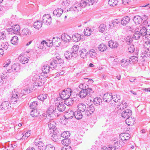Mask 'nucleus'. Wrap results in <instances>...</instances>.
Segmentation results:
<instances>
[{
	"label": "nucleus",
	"instance_id": "f257e3e1",
	"mask_svg": "<svg viewBox=\"0 0 150 150\" xmlns=\"http://www.w3.org/2000/svg\"><path fill=\"white\" fill-rule=\"evenodd\" d=\"M86 6L85 0H81L79 2H77L73 4L72 6L69 8V11L72 13H78L81 10L82 8H84Z\"/></svg>",
	"mask_w": 150,
	"mask_h": 150
},
{
	"label": "nucleus",
	"instance_id": "f03ea898",
	"mask_svg": "<svg viewBox=\"0 0 150 150\" xmlns=\"http://www.w3.org/2000/svg\"><path fill=\"white\" fill-rule=\"evenodd\" d=\"M33 80L35 81L34 84L33 89L35 90L37 89L38 87L42 86L45 83V81L40 78V76L38 75H35L33 78Z\"/></svg>",
	"mask_w": 150,
	"mask_h": 150
},
{
	"label": "nucleus",
	"instance_id": "7ed1b4c3",
	"mask_svg": "<svg viewBox=\"0 0 150 150\" xmlns=\"http://www.w3.org/2000/svg\"><path fill=\"white\" fill-rule=\"evenodd\" d=\"M47 113H48L47 119L50 120H52L54 119V116L58 115L56 107L53 106H50L49 108Z\"/></svg>",
	"mask_w": 150,
	"mask_h": 150
},
{
	"label": "nucleus",
	"instance_id": "20e7f679",
	"mask_svg": "<svg viewBox=\"0 0 150 150\" xmlns=\"http://www.w3.org/2000/svg\"><path fill=\"white\" fill-rule=\"evenodd\" d=\"M93 92L91 88L84 89L80 91L78 95L80 98H83L87 96H91Z\"/></svg>",
	"mask_w": 150,
	"mask_h": 150
},
{
	"label": "nucleus",
	"instance_id": "39448f33",
	"mask_svg": "<svg viewBox=\"0 0 150 150\" xmlns=\"http://www.w3.org/2000/svg\"><path fill=\"white\" fill-rule=\"evenodd\" d=\"M72 92V91L71 89L69 88H67L66 90H63L59 93L60 98H59L61 99L63 101V100L68 98L71 95Z\"/></svg>",
	"mask_w": 150,
	"mask_h": 150
},
{
	"label": "nucleus",
	"instance_id": "423d86ee",
	"mask_svg": "<svg viewBox=\"0 0 150 150\" xmlns=\"http://www.w3.org/2000/svg\"><path fill=\"white\" fill-rule=\"evenodd\" d=\"M63 102V100L59 98L55 99V104L57 106V109L60 112H63L65 110L66 107Z\"/></svg>",
	"mask_w": 150,
	"mask_h": 150
},
{
	"label": "nucleus",
	"instance_id": "0eeeda50",
	"mask_svg": "<svg viewBox=\"0 0 150 150\" xmlns=\"http://www.w3.org/2000/svg\"><path fill=\"white\" fill-rule=\"evenodd\" d=\"M20 29V26L18 25H16L13 26H12L11 28L8 29V32L10 34H17L19 33Z\"/></svg>",
	"mask_w": 150,
	"mask_h": 150
},
{
	"label": "nucleus",
	"instance_id": "6e6552de",
	"mask_svg": "<svg viewBox=\"0 0 150 150\" xmlns=\"http://www.w3.org/2000/svg\"><path fill=\"white\" fill-rule=\"evenodd\" d=\"M51 17L49 14L44 15L42 17V21L45 25H49L51 23Z\"/></svg>",
	"mask_w": 150,
	"mask_h": 150
},
{
	"label": "nucleus",
	"instance_id": "1a4fd4ad",
	"mask_svg": "<svg viewBox=\"0 0 150 150\" xmlns=\"http://www.w3.org/2000/svg\"><path fill=\"white\" fill-rule=\"evenodd\" d=\"M11 107V104L8 101L3 102L1 104H0V110L3 111V112L7 110Z\"/></svg>",
	"mask_w": 150,
	"mask_h": 150
},
{
	"label": "nucleus",
	"instance_id": "9d476101",
	"mask_svg": "<svg viewBox=\"0 0 150 150\" xmlns=\"http://www.w3.org/2000/svg\"><path fill=\"white\" fill-rule=\"evenodd\" d=\"M50 121L48 123V126L50 129V131H49V132H50V134H51L52 132H54L56 131L57 129L55 128L56 124V123L52 120H49Z\"/></svg>",
	"mask_w": 150,
	"mask_h": 150
},
{
	"label": "nucleus",
	"instance_id": "9b49d317",
	"mask_svg": "<svg viewBox=\"0 0 150 150\" xmlns=\"http://www.w3.org/2000/svg\"><path fill=\"white\" fill-rule=\"evenodd\" d=\"M121 114L122 117L124 118H127L131 116L132 114V111L129 109L123 110L122 112H119Z\"/></svg>",
	"mask_w": 150,
	"mask_h": 150
},
{
	"label": "nucleus",
	"instance_id": "f8f14e48",
	"mask_svg": "<svg viewBox=\"0 0 150 150\" xmlns=\"http://www.w3.org/2000/svg\"><path fill=\"white\" fill-rule=\"evenodd\" d=\"M20 69V66L18 64H14L12 65L11 69L7 70L8 73H10L11 72H18Z\"/></svg>",
	"mask_w": 150,
	"mask_h": 150
},
{
	"label": "nucleus",
	"instance_id": "ddd939ff",
	"mask_svg": "<svg viewBox=\"0 0 150 150\" xmlns=\"http://www.w3.org/2000/svg\"><path fill=\"white\" fill-rule=\"evenodd\" d=\"M112 93H105L103 96V99L104 101L106 102H109L112 99L113 95Z\"/></svg>",
	"mask_w": 150,
	"mask_h": 150
},
{
	"label": "nucleus",
	"instance_id": "4468645a",
	"mask_svg": "<svg viewBox=\"0 0 150 150\" xmlns=\"http://www.w3.org/2000/svg\"><path fill=\"white\" fill-rule=\"evenodd\" d=\"M95 110V108L94 105H91L88 106L86 111V114L88 116L92 114Z\"/></svg>",
	"mask_w": 150,
	"mask_h": 150
},
{
	"label": "nucleus",
	"instance_id": "2eb2a0df",
	"mask_svg": "<svg viewBox=\"0 0 150 150\" xmlns=\"http://www.w3.org/2000/svg\"><path fill=\"white\" fill-rule=\"evenodd\" d=\"M29 58L28 57L21 55L19 57L18 59L21 63L23 64H25L28 62Z\"/></svg>",
	"mask_w": 150,
	"mask_h": 150
},
{
	"label": "nucleus",
	"instance_id": "dca6fc26",
	"mask_svg": "<svg viewBox=\"0 0 150 150\" xmlns=\"http://www.w3.org/2000/svg\"><path fill=\"white\" fill-rule=\"evenodd\" d=\"M127 105L126 103L124 101H122L121 103L117 105V108L118 109V113L122 111L123 109L127 107Z\"/></svg>",
	"mask_w": 150,
	"mask_h": 150
},
{
	"label": "nucleus",
	"instance_id": "f3484780",
	"mask_svg": "<svg viewBox=\"0 0 150 150\" xmlns=\"http://www.w3.org/2000/svg\"><path fill=\"white\" fill-rule=\"evenodd\" d=\"M21 33L24 36L29 37L31 34V31L28 28H24L21 31Z\"/></svg>",
	"mask_w": 150,
	"mask_h": 150
},
{
	"label": "nucleus",
	"instance_id": "a211bd4d",
	"mask_svg": "<svg viewBox=\"0 0 150 150\" xmlns=\"http://www.w3.org/2000/svg\"><path fill=\"white\" fill-rule=\"evenodd\" d=\"M130 134L126 133H122L120 135V138L122 141L127 140L130 138Z\"/></svg>",
	"mask_w": 150,
	"mask_h": 150
},
{
	"label": "nucleus",
	"instance_id": "6ab92c4d",
	"mask_svg": "<svg viewBox=\"0 0 150 150\" xmlns=\"http://www.w3.org/2000/svg\"><path fill=\"white\" fill-rule=\"evenodd\" d=\"M80 56L83 58H86L87 57L88 52L87 50L85 49H82L79 51Z\"/></svg>",
	"mask_w": 150,
	"mask_h": 150
},
{
	"label": "nucleus",
	"instance_id": "aec40b11",
	"mask_svg": "<svg viewBox=\"0 0 150 150\" xmlns=\"http://www.w3.org/2000/svg\"><path fill=\"white\" fill-rule=\"evenodd\" d=\"M74 115V112L71 110H69L65 114V117L67 119H71Z\"/></svg>",
	"mask_w": 150,
	"mask_h": 150
},
{
	"label": "nucleus",
	"instance_id": "412c9836",
	"mask_svg": "<svg viewBox=\"0 0 150 150\" xmlns=\"http://www.w3.org/2000/svg\"><path fill=\"white\" fill-rule=\"evenodd\" d=\"M130 20V18L129 16L124 17L121 21V23L123 25H125L129 22Z\"/></svg>",
	"mask_w": 150,
	"mask_h": 150
},
{
	"label": "nucleus",
	"instance_id": "4be33fe9",
	"mask_svg": "<svg viewBox=\"0 0 150 150\" xmlns=\"http://www.w3.org/2000/svg\"><path fill=\"white\" fill-rule=\"evenodd\" d=\"M63 10L62 9L60 8H58L55 10H54L53 13V15L57 17H59L61 16V15L62 13Z\"/></svg>",
	"mask_w": 150,
	"mask_h": 150
},
{
	"label": "nucleus",
	"instance_id": "5701e85b",
	"mask_svg": "<svg viewBox=\"0 0 150 150\" xmlns=\"http://www.w3.org/2000/svg\"><path fill=\"white\" fill-rule=\"evenodd\" d=\"M42 25V22L41 20H39L34 23L33 26L35 29L39 30L41 28Z\"/></svg>",
	"mask_w": 150,
	"mask_h": 150
},
{
	"label": "nucleus",
	"instance_id": "b1692460",
	"mask_svg": "<svg viewBox=\"0 0 150 150\" xmlns=\"http://www.w3.org/2000/svg\"><path fill=\"white\" fill-rule=\"evenodd\" d=\"M108 46L111 48H116L118 46L119 44L116 42L110 40L108 42Z\"/></svg>",
	"mask_w": 150,
	"mask_h": 150
},
{
	"label": "nucleus",
	"instance_id": "393cba45",
	"mask_svg": "<svg viewBox=\"0 0 150 150\" xmlns=\"http://www.w3.org/2000/svg\"><path fill=\"white\" fill-rule=\"evenodd\" d=\"M61 38L64 42H68L70 41L71 37L68 34H64L61 35Z\"/></svg>",
	"mask_w": 150,
	"mask_h": 150
},
{
	"label": "nucleus",
	"instance_id": "a878e982",
	"mask_svg": "<svg viewBox=\"0 0 150 150\" xmlns=\"http://www.w3.org/2000/svg\"><path fill=\"white\" fill-rule=\"evenodd\" d=\"M81 39V35L78 33H75L72 37L71 40L74 42H77Z\"/></svg>",
	"mask_w": 150,
	"mask_h": 150
},
{
	"label": "nucleus",
	"instance_id": "bb28decb",
	"mask_svg": "<svg viewBox=\"0 0 150 150\" xmlns=\"http://www.w3.org/2000/svg\"><path fill=\"white\" fill-rule=\"evenodd\" d=\"M134 121L135 119L130 116L127 118L125 122L128 125H132L133 124Z\"/></svg>",
	"mask_w": 150,
	"mask_h": 150
},
{
	"label": "nucleus",
	"instance_id": "cd10ccee",
	"mask_svg": "<svg viewBox=\"0 0 150 150\" xmlns=\"http://www.w3.org/2000/svg\"><path fill=\"white\" fill-rule=\"evenodd\" d=\"M149 32L146 29L145 27H143L141 29H140V32H139L140 35L142 36H146L148 35V33H149ZM146 38V37H145Z\"/></svg>",
	"mask_w": 150,
	"mask_h": 150
},
{
	"label": "nucleus",
	"instance_id": "c85d7f7f",
	"mask_svg": "<svg viewBox=\"0 0 150 150\" xmlns=\"http://www.w3.org/2000/svg\"><path fill=\"white\" fill-rule=\"evenodd\" d=\"M141 17L139 16H134L133 21L136 24H139L141 23L142 21Z\"/></svg>",
	"mask_w": 150,
	"mask_h": 150
},
{
	"label": "nucleus",
	"instance_id": "c756f323",
	"mask_svg": "<svg viewBox=\"0 0 150 150\" xmlns=\"http://www.w3.org/2000/svg\"><path fill=\"white\" fill-rule=\"evenodd\" d=\"M50 68L49 65L46 64H45L43 66L42 68L43 73L47 74L49 72Z\"/></svg>",
	"mask_w": 150,
	"mask_h": 150
},
{
	"label": "nucleus",
	"instance_id": "7c9ffc66",
	"mask_svg": "<svg viewBox=\"0 0 150 150\" xmlns=\"http://www.w3.org/2000/svg\"><path fill=\"white\" fill-rule=\"evenodd\" d=\"M78 108L79 111L82 112H84L86 109V105L83 103L79 104L78 105Z\"/></svg>",
	"mask_w": 150,
	"mask_h": 150
},
{
	"label": "nucleus",
	"instance_id": "2f4dec72",
	"mask_svg": "<svg viewBox=\"0 0 150 150\" xmlns=\"http://www.w3.org/2000/svg\"><path fill=\"white\" fill-rule=\"evenodd\" d=\"M93 102L96 105H100L102 103L101 98L99 97H96L93 100Z\"/></svg>",
	"mask_w": 150,
	"mask_h": 150
},
{
	"label": "nucleus",
	"instance_id": "473e14b6",
	"mask_svg": "<svg viewBox=\"0 0 150 150\" xmlns=\"http://www.w3.org/2000/svg\"><path fill=\"white\" fill-rule=\"evenodd\" d=\"M88 54L91 58H94L96 56L97 53L95 50L91 49L89 51Z\"/></svg>",
	"mask_w": 150,
	"mask_h": 150
},
{
	"label": "nucleus",
	"instance_id": "72a5a7b5",
	"mask_svg": "<svg viewBox=\"0 0 150 150\" xmlns=\"http://www.w3.org/2000/svg\"><path fill=\"white\" fill-rule=\"evenodd\" d=\"M11 43L13 45H16L18 43V38L17 36H13L10 40Z\"/></svg>",
	"mask_w": 150,
	"mask_h": 150
},
{
	"label": "nucleus",
	"instance_id": "f704fd0d",
	"mask_svg": "<svg viewBox=\"0 0 150 150\" xmlns=\"http://www.w3.org/2000/svg\"><path fill=\"white\" fill-rule=\"evenodd\" d=\"M74 116L76 119L79 120L82 118L83 115L81 112L79 111H76L74 112Z\"/></svg>",
	"mask_w": 150,
	"mask_h": 150
},
{
	"label": "nucleus",
	"instance_id": "c9c22d12",
	"mask_svg": "<svg viewBox=\"0 0 150 150\" xmlns=\"http://www.w3.org/2000/svg\"><path fill=\"white\" fill-rule=\"evenodd\" d=\"M35 144L36 146H38L39 149L41 150L43 149L44 144L42 142L39 141L37 142L35 141Z\"/></svg>",
	"mask_w": 150,
	"mask_h": 150
},
{
	"label": "nucleus",
	"instance_id": "e433bc0d",
	"mask_svg": "<svg viewBox=\"0 0 150 150\" xmlns=\"http://www.w3.org/2000/svg\"><path fill=\"white\" fill-rule=\"evenodd\" d=\"M39 114V112L37 109H33L30 112V115L33 117H37Z\"/></svg>",
	"mask_w": 150,
	"mask_h": 150
},
{
	"label": "nucleus",
	"instance_id": "4c0bfd02",
	"mask_svg": "<svg viewBox=\"0 0 150 150\" xmlns=\"http://www.w3.org/2000/svg\"><path fill=\"white\" fill-rule=\"evenodd\" d=\"M53 134L51 136V139L54 141H57L58 139V134L56 132V131L54 132H52Z\"/></svg>",
	"mask_w": 150,
	"mask_h": 150
},
{
	"label": "nucleus",
	"instance_id": "58836bf2",
	"mask_svg": "<svg viewBox=\"0 0 150 150\" xmlns=\"http://www.w3.org/2000/svg\"><path fill=\"white\" fill-rule=\"evenodd\" d=\"M57 64V60L56 59H53L50 63V68H55L56 67Z\"/></svg>",
	"mask_w": 150,
	"mask_h": 150
},
{
	"label": "nucleus",
	"instance_id": "ea45409f",
	"mask_svg": "<svg viewBox=\"0 0 150 150\" xmlns=\"http://www.w3.org/2000/svg\"><path fill=\"white\" fill-rule=\"evenodd\" d=\"M106 29V25L105 24H101L99 26L98 30L99 32L103 33Z\"/></svg>",
	"mask_w": 150,
	"mask_h": 150
},
{
	"label": "nucleus",
	"instance_id": "a19ab883",
	"mask_svg": "<svg viewBox=\"0 0 150 150\" xmlns=\"http://www.w3.org/2000/svg\"><path fill=\"white\" fill-rule=\"evenodd\" d=\"M107 49V46L104 44H100L98 47V49L101 52H104Z\"/></svg>",
	"mask_w": 150,
	"mask_h": 150
},
{
	"label": "nucleus",
	"instance_id": "79ce46f5",
	"mask_svg": "<svg viewBox=\"0 0 150 150\" xmlns=\"http://www.w3.org/2000/svg\"><path fill=\"white\" fill-rule=\"evenodd\" d=\"M129 64V62L128 59H122L121 62V65L122 67H124L127 66Z\"/></svg>",
	"mask_w": 150,
	"mask_h": 150
},
{
	"label": "nucleus",
	"instance_id": "37998d69",
	"mask_svg": "<svg viewBox=\"0 0 150 150\" xmlns=\"http://www.w3.org/2000/svg\"><path fill=\"white\" fill-rule=\"evenodd\" d=\"M118 1L117 0H109L108 4L111 6H114L117 4Z\"/></svg>",
	"mask_w": 150,
	"mask_h": 150
},
{
	"label": "nucleus",
	"instance_id": "c03bdc74",
	"mask_svg": "<svg viewBox=\"0 0 150 150\" xmlns=\"http://www.w3.org/2000/svg\"><path fill=\"white\" fill-rule=\"evenodd\" d=\"M150 51L147 50L146 48H144V50L142 51V54L144 56L146 57H149L150 54Z\"/></svg>",
	"mask_w": 150,
	"mask_h": 150
},
{
	"label": "nucleus",
	"instance_id": "a18cd8bd",
	"mask_svg": "<svg viewBox=\"0 0 150 150\" xmlns=\"http://www.w3.org/2000/svg\"><path fill=\"white\" fill-rule=\"evenodd\" d=\"M91 30L88 27L84 29V33L85 36H89L91 34Z\"/></svg>",
	"mask_w": 150,
	"mask_h": 150
},
{
	"label": "nucleus",
	"instance_id": "49530a36",
	"mask_svg": "<svg viewBox=\"0 0 150 150\" xmlns=\"http://www.w3.org/2000/svg\"><path fill=\"white\" fill-rule=\"evenodd\" d=\"M60 40V38H53L52 39V42L53 43V45L56 46H58V45H59V42L58 41Z\"/></svg>",
	"mask_w": 150,
	"mask_h": 150
},
{
	"label": "nucleus",
	"instance_id": "de8ad7c7",
	"mask_svg": "<svg viewBox=\"0 0 150 150\" xmlns=\"http://www.w3.org/2000/svg\"><path fill=\"white\" fill-rule=\"evenodd\" d=\"M134 34H133L132 38L135 40H138L140 37V34L138 31H134Z\"/></svg>",
	"mask_w": 150,
	"mask_h": 150
},
{
	"label": "nucleus",
	"instance_id": "09e8293b",
	"mask_svg": "<svg viewBox=\"0 0 150 150\" xmlns=\"http://www.w3.org/2000/svg\"><path fill=\"white\" fill-rule=\"evenodd\" d=\"M129 62H134L136 63L138 62V58L135 56H132L130 57L128 60Z\"/></svg>",
	"mask_w": 150,
	"mask_h": 150
},
{
	"label": "nucleus",
	"instance_id": "8fccbe9b",
	"mask_svg": "<svg viewBox=\"0 0 150 150\" xmlns=\"http://www.w3.org/2000/svg\"><path fill=\"white\" fill-rule=\"evenodd\" d=\"M33 90L29 88L26 87L22 90L21 91V92L23 94L29 93L32 92Z\"/></svg>",
	"mask_w": 150,
	"mask_h": 150
},
{
	"label": "nucleus",
	"instance_id": "3c124183",
	"mask_svg": "<svg viewBox=\"0 0 150 150\" xmlns=\"http://www.w3.org/2000/svg\"><path fill=\"white\" fill-rule=\"evenodd\" d=\"M73 53L71 52H70L69 51H66L64 53V55L65 57L67 59H69L70 57H71L73 56Z\"/></svg>",
	"mask_w": 150,
	"mask_h": 150
},
{
	"label": "nucleus",
	"instance_id": "603ef678",
	"mask_svg": "<svg viewBox=\"0 0 150 150\" xmlns=\"http://www.w3.org/2000/svg\"><path fill=\"white\" fill-rule=\"evenodd\" d=\"M70 143L69 139L68 138L64 139L62 141V144L64 146H68V144H70Z\"/></svg>",
	"mask_w": 150,
	"mask_h": 150
},
{
	"label": "nucleus",
	"instance_id": "864d4df0",
	"mask_svg": "<svg viewBox=\"0 0 150 150\" xmlns=\"http://www.w3.org/2000/svg\"><path fill=\"white\" fill-rule=\"evenodd\" d=\"M116 149H117L114 146L110 145L108 148L106 146L103 147L101 150H116Z\"/></svg>",
	"mask_w": 150,
	"mask_h": 150
},
{
	"label": "nucleus",
	"instance_id": "5fc2aeb1",
	"mask_svg": "<svg viewBox=\"0 0 150 150\" xmlns=\"http://www.w3.org/2000/svg\"><path fill=\"white\" fill-rule=\"evenodd\" d=\"M79 49V46L77 45H74L71 49L72 52L73 54H75L78 51Z\"/></svg>",
	"mask_w": 150,
	"mask_h": 150
},
{
	"label": "nucleus",
	"instance_id": "6e6d98bb",
	"mask_svg": "<svg viewBox=\"0 0 150 150\" xmlns=\"http://www.w3.org/2000/svg\"><path fill=\"white\" fill-rule=\"evenodd\" d=\"M47 96V94H42L39 96L38 97V98L39 100H43L46 99Z\"/></svg>",
	"mask_w": 150,
	"mask_h": 150
},
{
	"label": "nucleus",
	"instance_id": "4d7b16f0",
	"mask_svg": "<svg viewBox=\"0 0 150 150\" xmlns=\"http://www.w3.org/2000/svg\"><path fill=\"white\" fill-rule=\"evenodd\" d=\"M18 92H17L15 90H14L12 91V93L11 94V95L12 96L11 97L18 98Z\"/></svg>",
	"mask_w": 150,
	"mask_h": 150
},
{
	"label": "nucleus",
	"instance_id": "13d9d810",
	"mask_svg": "<svg viewBox=\"0 0 150 150\" xmlns=\"http://www.w3.org/2000/svg\"><path fill=\"white\" fill-rule=\"evenodd\" d=\"M120 23V22L117 19H115L111 22V23L112 24V25L114 27H117L118 25V24H119Z\"/></svg>",
	"mask_w": 150,
	"mask_h": 150
},
{
	"label": "nucleus",
	"instance_id": "bf43d9fd",
	"mask_svg": "<svg viewBox=\"0 0 150 150\" xmlns=\"http://www.w3.org/2000/svg\"><path fill=\"white\" fill-rule=\"evenodd\" d=\"M65 102L66 103V105H71L73 103V100H72V99L68 98L65 100Z\"/></svg>",
	"mask_w": 150,
	"mask_h": 150
},
{
	"label": "nucleus",
	"instance_id": "052dcab7",
	"mask_svg": "<svg viewBox=\"0 0 150 150\" xmlns=\"http://www.w3.org/2000/svg\"><path fill=\"white\" fill-rule=\"evenodd\" d=\"M45 150H55V148L53 145L49 144L45 146Z\"/></svg>",
	"mask_w": 150,
	"mask_h": 150
},
{
	"label": "nucleus",
	"instance_id": "680f3d73",
	"mask_svg": "<svg viewBox=\"0 0 150 150\" xmlns=\"http://www.w3.org/2000/svg\"><path fill=\"white\" fill-rule=\"evenodd\" d=\"M113 101L115 102H118V100H120V96L119 95H113L112 99Z\"/></svg>",
	"mask_w": 150,
	"mask_h": 150
},
{
	"label": "nucleus",
	"instance_id": "e2e57ef3",
	"mask_svg": "<svg viewBox=\"0 0 150 150\" xmlns=\"http://www.w3.org/2000/svg\"><path fill=\"white\" fill-rule=\"evenodd\" d=\"M70 136L69 132L65 131L61 134V136L63 138L68 137Z\"/></svg>",
	"mask_w": 150,
	"mask_h": 150
},
{
	"label": "nucleus",
	"instance_id": "0e129e2a",
	"mask_svg": "<svg viewBox=\"0 0 150 150\" xmlns=\"http://www.w3.org/2000/svg\"><path fill=\"white\" fill-rule=\"evenodd\" d=\"M134 50L135 47H134V46L133 45L131 44L129 45L128 48V50L129 52H133Z\"/></svg>",
	"mask_w": 150,
	"mask_h": 150
},
{
	"label": "nucleus",
	"instance_id": "69168bd1",
	"mask_svg": "<svg viewBox=\"0 0 150 150\" xmlns=\"http://www.w3.org/2000/svg\"><path fill=\"white\" fill-rule=\"evenodd\" d=\"M38 105V102L37 101H34L30 103V108L34 109Z\"/></svg>",
	"mask_w": 150,
	"mask_h": 150
},
{
	"label": "nucleus",
	"instance_id": "338daca9",
	"mask_svg": "<svg viewBox=\"0 0 150 150\" xmlns=\"http://www.w3.org/2000/svg\"><path fill=\"white\" fill-rule=\"evenodd\" d=\"M45 45L48 46V42H46L45 40L42 41L40 45V48L42 49L43 48V46H45Z\"/></svg>",
	"mask_w": 150,
	"mask_h": 150
},
{
	"label": "nucleus",
	"instance_id": "774afa93",
	"mask_svg": "<svg viewBox=\"0 0 150 150\" xmlns=\"http://www.w3.org/2000/svg\"><path fill=\"white\" fill-rule=\"evenodd\" d=\"M114 146L117 149H118L120 147H122V145L120 144V141H117L115 142Z\"/></svg>",
	"mask_w": 150,
	"mask_h": 150
}]
</instances>
